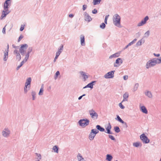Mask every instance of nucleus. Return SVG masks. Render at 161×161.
Returning <instances> with one entry per match:
<instances>
[{
    "instance_id": "nucleus-62",
    "label": "nucleus",
    "mask_w": 161,
    "mask_h": 161,
    "mask_svg": "<svg viewBox=\"0 0 161 161\" xmlns=\"http://www.w3.org/2000/svg\"><path fill=\"white\" fill-rule=\"evenodd\" d=\"M97 11H92V13L93 14H96L97 13Z\"/></svg>"
},
{
    "instance_id": "nucleus-11",
    "label": "nucleus",
    "mask_w": 161,
    "mask_h": 161,
    "mask_svg": "<svg viewBox=\"0 0 161 161\" xmlns=\"http://www.w3.org/2000/svg\"><path fill=\"white\" fill-rule=\"evenodd\" d=\"M84 19L85 21L90 22L92 20V18L91 16L86 12L84 13Z\"/></svg>"
},
{
    "instance_id": "nucleus-34",
    "label": "nucleus",
    "mask_w": 161,
    "mask_h": 161,
    "mask_svg": "<svg viewBox=\"0 0 161 161\" xmlns=\"http://www.w3.org/2000/svg\"><path fill=\"white\" fill-rule=\"evenodd\" d=\"M93 85L94 84H92V83H90L87 85L86 86H85L84 87H83V88L84 89L87 87H89L91 88H93Z\"/></svg>"
},
{
    "instance_id": "nucleus-7",
    "label": "nucleus",
    "mask_w": 161,
    "mask_h": 161,
    "mask_svg": "<svg viewBox=\"0 0 161 161\" xmlns=\"http://www.w3.org/2000/svg\"><path fill=\"white\" fill-rule=\"evenodd\" d=\"M140 139L144 143H148L150 142V140L144 134H142L140 136Z\"/></svg>"
},
{
    "instance_id": "nucleus-14",
    "label": "nucleus",
    "mask_w": 161,
    "mask_h": 161,
    "mask_svg": "<svg viewBox=\"0 0 161 161\" xmlns=\"http://www.w3.org/2000/svg\"><path fill=\"white\" fill-rule=\"evenodd\" d=\"M121 52H119L115 53L114 54L110 55L109 57V59H112L113 58H116L119 57L120 54Z\"/></svg>"
},
{
    "instance_id": "nucleus-18",
    "label": "nucleus",
    "mask_w": 161,
    "mask_h": 161,
    "mask_svg": "<svg viewBox=\"0 0 161 161\" xmlns=\"http://www.w3.org/2000/svg\"><path fill=\"white\" fill-rule=\"evenodd\" d=\"M80 74L83 77L84 81H85L86 79L88 78V76L87 75V74L84 71H80Z\"/></svg>"
},
{
    "instance_id": "nucleus-3",
    "label": "nucleus",
    "mask_w": 161,
    "mask_h": 161,
    "mask_svg": "<svg viewBox=\"0 0 161 161\" xmlns=\"http://www.w3.org/2000/svg\"><path fill=\"white\" fill-rule=\"evenodd\" d=\"M11 130L8 128H4L2 131V135L4 138H8L11 134Z\"/></svg>"
},
{
    "instance_id": "nucleus-56",
    "label": "nucleus",
    "mask_w": 161,
    "mask_h": 161,
    "mask_svg": "<svg viewBox=\"0 0 161 161\" xmlns=\"http://www.w3.org/2000/svg\"><path fill=\"white\" fill-rule=\"evenodd\" d=\"M87 6L86 5H84L83 6V10H85L87 8Z\"/></svg>"
},
{
    "instance_id": "nucleus-58",
    "label": "nucleus",
    "mask_w": 161,
    "mask_h": 161,
    "mask_svg": "<svg viewBox=\"0 0 161 161\" xmlns=\"http://www.w3.org/2000/svg\"><path fill=\"white\" fill-rule=\"evenodd\" d=\"M14 54H17L19 53H20L17 50H15L14 51Z\"/></svg>"
},
{
    "instance_id": "nucleus-36",
    "label": "nucleus",
    "mask_w": 161,
    "mask_h": 161,
    "mask_svg": "<svg viewBox=\"0 0 161 161\" xmlns=\"http://www.w3.org/2000/svg\"><path fill=\"white\" fill-rule=\"evenodd\" d=\"M114 130L115 131L116 133H119L120 131L119 128L118 126H115L114 127Z\"/></svg>"
},
{
    "instance_id": "nucleus-48",
    "label": "nucleus",
    "mask_w": 161,
    "mask_h": 161,
    "mask_svg": "<svg viewBox=\"0 0 161 161\" xmlns=\"http://www.w3.org/2000/svg\"><path fill=\"white\" fill-rule=\"evenodd\" d=\"M25 25H21L20 29V31H22L24 29Z\"/></svg>"
},
{
    "instance_id": "nucleus-16",
    "label": "nucleus",
    "mask_w": 161,
    "mask_h": 161,
    "mask_svg": "<svg viewBox=\"0 0 161 161\" xmlns=\"http://www.w3.org/2000/svg\"><path fill=\"white\" fill-rule=\"evenodd\" d=\"M8 51H6V50L4 52L3 60L4 61H6L8 59Z\"/></svg>"
},
{
    "instance_id": "nucleus-12",
    "label": "nucleus",
    "mask_w": 161,
    "mask_h": 161,
    "mask_svg": "<svg viewBox=\"0 0 161 161\" xmlns=\"http://www.w3.org/2000/svg\"><path fill=\"white\" fill-rule=\"evenodd\" d=\"M31 77L28 78L26 80V82L25 84V86L28 87V88L29 89L30 88L31 86Z\"/></svg>"
},
{
    "instance_id": "nucleus-43",
    "label": "nucleus",
    "mask_w": 161,
    "mask_h": 161,
    "mask_svg": "<svg viewBox=\"0 0 161 161\" xmlns=\"http://www.w3.org/2000/svg\"><path fill=\"white\" fill-rule=\"evenodd\" d=\"M108 137L110 138L111 140L113 141H115V139L114 136L112 135H109Z\"/></svg>"
},
{
    "instance_id": "nucleus-9",
    "label": "nucleus",
    "mask_w": 161,
    "mask_h": 161,
    "mask_svg": "<svg viewBox=\"0 0 161 161\" xmlns=\"http://www.w3.org/2000/svg\"><path fill=\"white\" fill-rule=\"evenodd\" d=\"M123 63V60L120 58H118L114 64V67L119 66Z\"/></svg>"
},
{
    "instance_id": "nucleus-44",
    "label": "nucleus",
    "mask_w": 161,
    "mask_h": 161,
    "mask_svg": "<svg viewBox=\"0 0 161 161\" xmlns=\"http://www.w3.org/2000/svg\"><path fill=\"white\" fill-rule=\"evenodd\" d=\"M89 113L90 114H94V113H96L95 110L93 109H92L89 111Z\"/></svg>"
},
{
    "instance_id": "nucleus-13",
    "label": "nucleus",
    "mask_w": 161,
    "mask_h": 161,
    "mask_svg": "<svg viewBox=\"0 0 161 161\" xmlns=\"http://www.w3.org/2000/svg\"><path fill=\"white\" fill-rule=\"evenodd\" d=\"M111 128V125L110 124V123H109L108 125L107 126L106 128V130L107 131H105V132L108 134H113V133L110 130Z\"/></svg>"
},
{
    "instance_id": "nucleus-38",
    "label": "nucleus",
    "mask_w": 161,
    "mask_h": 161,
    "mask_svg": "<svg viewBox=\"0 0 161 161\" xmlns=\"http://www.w3.org/2000/svg\"><path fill=\"white\" fill-rule=\"evenodd\" d=\"M144 24H145L144 23L142 20V21L141 22L139 23L138 24L137 26H140L143 25Z\"/></svg>"
},
{
    "instance_id": "nucleus-47",
    "label": "nucleus",
    "mask_w": 161,
    "mask_h": 161,
    "mask_svg": "<svg viewBox=\"0 0 161 161\" xmlns=\"http://www.w3.org/2000/svg\"><path fill=\"white\" fill-rule=\"evenodd\" d=\"M122 103L121 102V103H119V105L120 108L123 109L125 108V107L122 104Z\"/></svg>"
},
{
    "instance_id": "nucleus-64",
    "label": "nucleus",
    "mask_w": 161,
    "mask_h": 161,
    "mask_svg": "<svg viewBox=\"0 0 161 161\" xmlns=\"http://www.w3.org/2000/svg\"><path fill=\"white\" fill-rule=\"evenodd\" d=\"M60 54L57 52L56 54V56L58 57Z\"/></svg>"
},
{
    "instance_id": "nucleus-33",
    "label": "nucleus",
    "mask_w": 161,
    "mask_h": 161,
    "mask_svg": "<svg viewBox=\"0 0 161 161\" xmlns=\"http://www.w3.org/2000/svg\"><path fill=\"white\" fill-rule=\"evenodd\" d=\"M20 53H19L15 54L16 55V58L18 61H19L21 59V55L20 54Z\"/></svg>"
},
{
    "instance_id": "nucleus-21",
    "label": "nucleus",
    "mask_w": 161,
    "mask_h": 161,
    "mask_svg": "<svg viewBox=\"0 0 161 161\" xmlns=\"http://www.w3.org/2000/svg\"><path fill=\"white\" fill-rule=\"evenodd\" d=\"M81 44L82 46H85V42L84 36L83 35H81L80 36Z\"/></svg>"
},
{
    "instance_id": "nucleus-5",
    "label": "nucleus",
    "mask_w": 161,
    "mask_h": 161,
    "mask_svg": "<svg viewBox=\"0 0 161 161\" xmlns=\"http://www.w3.org/2000/svg\"><path fill=\"white\" fill-rule=\"evenodd\" d=\"M98 132L99 131L96 129H92L89 136V139L91 141L93 140L96 135Z\"/></svg>"
},
{
    "instance_id": "nucleus-42",
    "label": "nucleus",
    "mask_w": 161,
    "mask_h": 161,
    "mask_svg": "<svg viewBox=\"0 0 161 161\" xmlns=\"http://www.w3.org/2000/svg\"><path fill=\"white\" fill-rule=\"evenodd\" d=\"M149 35V31H147L144 34V37H147Z\"/></svg>"
},
{
    "instance_id": "nucleus-25",
    "label": "nucleus",
    "mask_w": 161,
    "mask_h": 161,
    "mask_svg": "<svg viewBox=\"0 0 161 161\" xmlns=\"http://www.w3.org/2000/svg\"><path fill=\"white\" fill-rule=\"evenodd\" d=\"M133 145L135 147H141L142 146V144L140 142H137L133 143Z\"/></svg>"
},
{
    "instance_id": "nucleus-2",
    "label": "nucleus",
    "mask_w": 161,
    "mask_h": 161,
    "mask_svg": "<svg viewBox=\"0 0 161 161\" xmlns=\"http://www.w3.org/2000/svg\"><path fill=\"white\" fill-rule=\"evenodd\" d=\"M158 62L156 61V58H153L148 61L146 65V69H148L152 67H153L157 64Z\"/></svg>"
},
{
    "instance_id": "nucleus-52",
    "label": "nucleus",
    "mask_w": 161,
    "mask_h": 161,
    "mask_svg": "<svg viewBox=\"0 0 161 161\" xmlns=\"http://www.w3.org/2000/svg\"><path fill=\"white\" fill-rule=\"evenodd\" d=\"M27 61L25 59H24L23 61H22L20 63V64L22 66L23 64L25 63Z\"/></svg>"
},
{
    "instance_id": "nucleus-46",
    "label": "nucleus",
    "mask_w": 161,
    "mask_h": 161,
    "mask_svg": "<svg viewBox=\"0 0 161 161\" xmlns=\"http://www.w3.org/2000/svg\"><path fill=\"white\" fill-rule=\"evenodd\" d=\"M156 61L158 62V64L161 63V57H160L159 58H156Z\"/></svg>"
},
{
    "instance_id": "nucleus-49",
    "label": "nucleus",
    "mask_w": 161,
    "mask_h": 161,
    "mask_svg": "<svg viewBox=\"0 0 161 161\" xmlns=\"http://www.w3.org/2000/svg\"><path fill=\"white\" fill-rule=\"evenodd\" d=\"M119 122L122 124H125V125L126 127H127V123L126 122L124 121L122 119H121Z\"/></svg>"
},
{
    "instance_id": "nucleus-1",
    "label": "nucleus",
    "mask_w": 161,
    "mask_h": 161,
    "mask_svg": "<svg viewBox=\"0 0 161 161\" xmlns=\"http://www.w3.org/2000/svg\"><path fill=\"white\" fill-rule=\"evenodd\" d=\"M113 19L114 25L118 27H120L121 18L120 16L118 14H115L113 16Z\"/></svg>"
},
{
    "instance_id": "nucleus-39",
    "label": "nucleus",
    "mask_w": 161,
    "mask_h": 161,
    "mask_svg": "<svg viewBox=\"0 0 161 161\" xmlns=\"http://www.w3.org/2000/svg\"><path fill=\"white\" fill-rule=\"evenodd\" d=\"M36 155L37 157L38 160H41L42 159V157H41V155L40 154H39V153H36Z\"/></svg>"
},
{
    "instance_id": "nucleus-6",
    "label": "nucleus",
    "mask_w": 161,
    "mask_h": 161,
    "mask_svg": "<svg viewBox=\"0 0 161 161\" xmlns=\"http://www.w3.org/2000/svg\"><path fill=\"white\" fill-rule=\"evenodd\" d=\"M89 120L87 119H81L78 121L80 125L83 127H85L89 125Z\"/></svg>"
},
{
    "instance_id": "nucleus-53",
    "label": "nucleus",
    "mask_w": 161,
    "mask_h": 161,
    "mask_svg": "<svg viewBox=\"0 0 161 161\" xmlns=\"http://www.w3.org/2000/svg\"><path fill=\"white\" fill-rule=\"evenodd\" d=\"M116 119L118 120L119 122L121 120V119H122L118 115L117 116V119Z\"/></svg>"
},
{
    "instance_id": "nucleus-32",
    "label": "nucleus",
    "mask_w": 161,
    "mask_h": 161,
    "mask_svg": "<svg viewBox=\"0 0 161 161\" xmlns=\"http://www.w3.org/2000/svg\"><path fill=\"white\" fill-rule=\"evenodd\" d=\"M139 86V85L138 83H136L134 86L133 91L134 92L136 91L138 89Z\"/></svg>"
},
{
    "instance_id": "nucleus-24",
    "label": "nucleus",
    "mask_w": 161,
    "mask_h": 161,
    "mask_svg": "<svg viewBox=\"0 0 161 161\" xmlns=\"http://www.w3.org/2000/svg\"><path fill=\"white\" fill-rule=\"evenodd\" d=\"M92 118L94 119H97L98 118V114H97L96 113H94V114H90Z\"/></svg>"
},
{
    "instance_id": "nucleus-28",
    "label": "nucleus",
    "mask_w": 161,
    "mask_h": 161,
    "mask_svg": "<svg viewBox=\"0 0 161 161\" xmlns=\"http://www.w3.org/2000/svg\"><path fill=\"white\" fill-rule=\"evenodd\" d=\"M96 128L98 130L101 132H103L105 130L104 129V128L102 127L99 125H97L96 126Z\"/></svg>"
},
{
    "instance_id": "nucleus-19",
    "label": "nucleus",
    "mask_w": 161,
    "mask_h": 161,
    "mask_svg": "<svg viewBox=\"0 0 161 161\" xmlns=\"http://www.w3.org/2000/svg\"><path fill=\"white\" fill-rule=\"evenodd\" d=\"M146 96H147L148 98H151L153 97L152 94L151 92L149 91H146L144 92Z\"/></svg>"
},
{
    "instance_id": "nucleus-10",
    "label": "nucleus",
    "mask_w": 161,
    "mask_h": 161,
    "mask_svg": "<svg viewBox=\"0 0 161 161\" xmlns=\"http://www.w3.org/2000/svg\"><path fill=\"white\" fill-rule=\"evenodd\" d=\"M32 50V47H29L28 50L26 54L25 55V57L24 59L26 60V61H27L28 59L29 56H30V53L31 52Z\"/></svg>"
},
{
    "instance_id": "nucleus-4",
    "label": "nucleus",
    "mask_w": 161,
    "mask_h": 161,
    "mask_svg": "<svg viewBox=\"0 0 161 161\" xmlns=\"http://www.w3.org/2000/svg\"><path fill=\"white\" fill-rule=\"evenodd\" d=\"M28 47V45L26 44H22L19 49V52L22 55H24L26 53V49Z\"/></svg>"
},
{
    "instance_id": "nucleus-35",
    "label": "nucleus",
    "mask_w": 161,
    "mask_h": 161,
    "mask_svg": "<svg viewBox=\"0 0 161 161\" xmlns=\"http://www.w3.org/2000/svg\"><path fill=\"white\" fill-rule=\"evenodd\" d=\"M32 97V100H34L36 99V92L35 91H32L31 93Z\"/></svg>"
},
{
    "instance_id": "nucleus-61",
    "label": "nucleus",
    "mask_w": 161,
    "mask_h": 161,
    "mask_svg": "<svg viewBox=\"0 0 161 161\" xmlns=\"http://www.w3.org/2000/svg\"><path fill=\"white\" fill-rule=\"evenodd\" d=\"M58 58V57H57V56H55V58H54V60H53V62H56V59Z\"/></svg>"
},
{
    "instance_id": "nucleus-31",
    "label": "nucleus",
    "mask_w": 161,
    "mask_h": 161,
    "mask_svg": "<svg viewBox=\"0 0 161 161\" xmlns=\"http://www.w3.org/2000/svg\"><path fill=\"white\" fill-rule=\"evenodd\" d=\"M53 150L54 151V152L57 153H58V147L57 146H54L53 148Z\"/></svg>"
},
{
    "instance_id": "nucleus-26",
    "label": "nucleus",
    "mask_w": 161,
    "mask_h": 161,
    "mask_svg": "<svg viewBox=\"0 0 161 161\" xmlns=\"http://www.w3.org/2000/svg\"><path fill=\"white\" fill-rule=\"evenodd\" d=\"M64 48V46L63 44H61L60 47L58 48V50L57 52L58 53L60 54L62 52Z\"/></svg>"
},
{
    "instance_id": "nucleus-63",
    "label": "nucleus",
    "mask_w": 161,
    "mask_h": 161,
    "mask_svg": "<svg viewBox=\"0 0 161 161\" xmlns=\"http://www.w3.org/2000/svg\"><path fill=\"white\" fill-rule=\"evenodd\" d=\"M74 16V15L73 14H70L69 15V17L70 18H72Z\"/></svg>"
},
{
    "instance_id": "nucleus-17",
    "label": "nucleus",
    "mask_w": 161,
    "mask_h": 161,
    "mask_svg": "<svg viewBox=\"0 0 161 161\" xmlns=\"http://www.w3.org/2000/svg\"><path fill=\"white\" fill-rule=\"evenodd\" d=\"M10 0H6L4 5V8L5 9H8V6L10 4Z\"/></svg>"
},
{
    "instance_id": "nucleus-23",
    "label": "nucleus",
    "mask_w": 161,
    "mask_h": 161,
    "mask_svg": "<svg viewBox=\"0 0 161 161\" xmlns=\"http://www.w3.org/2000/svg\"><path fill=\"white\" fill-rule=\"evenodd\" d=\"M128 97L129 94L127 93L126 92L123 95V100L122 101V102H123L124 101H127Z\"/></svg>"
},
{
    "instance_id": "nucleus-20",
    "label": "nucleus",
    "mask_w": 161,
    "mask_h": 161,
    "mask_svg": "<svg viewBox=\"0 0 161 161\" xmlns=\"http://www.w3.org/2000/svg\"><path fill=\"white\" fill-rule=\"evenodd\" d=\"M140 110L144 113L147 114L148 113L147 110L144 106L140 107Z\"/></svg>"
},
{
    "instance_id": "nucleus-27",
    "label": "nucleus",
    "mask_w": 161,
    "mask_h": 161,
    "mask_svg": "<svg viewBox=\"0 0 161 161\" xmlns=\"http://www.w3.org/2000/svg\"><path fill=\"white\" fill-rule=\"evenodd\" d=\"M44 85L43 84H42L41 88H40V91L38 93L39 95H42L43 94V92L44 91L43 90Z\"/></svg>"
},
{
    "instance_id": "nucleus-51",
    "label": "nucleus",
    "mask_w": 161,
    "mask_h": 161,
    "mask_svg": "<svg viewBox=\"0 0 161 161\" xmlns=\"http://www.w3.org/2000/svg\"><path fill=\"white\" fill-rule=\"evenodd\" d=\"M28 88V87L25 86L24 87V92L25 93H27L28 92V90L27 88Z\"/></svg>"
},
{
    "instance_id": "nucleus-60",
    "label": "nucleus",
    "mask_w": 161,
    "mask_h": 161,
    "mask_svg": "<svg viewBox=\"0 0 161 161\" xmlns=\"http://www.w3.org/2000/svg\"><path fill=\"white\" fill-rule=\"evenodd\" d=\"M21 66H22L20 64V65L17 67L16 69L18 70Z\"/></svg>"
},
{
    "instance_id": "nucleus-41",
    "label": "nucleus",
    "mask_w": 161,
    "mask_h": 161,
    "mask_svg": "<svg viewBox=\"0 0 161 161\" xmlns=\"http://www.w3.org/2000/svg\"><path fill=\"white\" fill-rule=\"evenodd\" d=\"M106 25L104 23H103L101 24L100 25V28L104 29Z\"/></svg>"
},
{
    "instance_id": "nucleus-40",
    "label": "nucleus",
    "mask_w": 161,
    "mask_h": 161,
    "mask_svg": "<svg viewBox=\"0 0 161 161\" xmlns=\"http://www.w3.org/2000/svg\"><path fill=\"white\" fill-rule=\"evenodd\" d=\"M60 75L59 72L58 71H57V72L55 73V75L54 79L55 80H56L57 78V77L58 75Z\"/></svg>"
},
{
    "instance_id": "nucleus-30",
    "label": "nucleus",
    "mask_w": 161,
    "mask_h": 161,
    "mask_svg": "<svg viewBox=\"0 0 161 161\" xmlns=\"http://www.w3.org/2000/svg\"><path fill=\"white\" fill-rule=\"evenodd\" d=\"M113 158L112 156L110 154H107L106 160L108 161H111Z\"/></svg>"
},
{
    "instance_id": "nucleus-29",
    "label": "nucleus",
    "mask_w": 161,
    "mask_h": 161,
    "mask_svg": "<svg viewBox=\"0 0 161 161\" xmlns=\"http://www.w3.org/2000/svg\"><path fill=\"white\" fill-rule=\"evenodd\" d=\"M143 42V43L144 42V41L142 39L138 41L137 43H136V46H141L142 44V42Z\"/></svg>"
},
{
    "instance_id": "nucleus-54",
    "label": "nucleus",
    "mask_w": 161,
    "mask_h": 161,
    "mask_svg": "<svg viewBox=\"0 0 161 161\" xmlns=\"http://www.w3.org/2000/svg\"><path fill=\"white\" fill-rule=\"evenodd\" d=\"M136 40H137V39L135 38V39H134L132 42H131V44H132V45L134 44L135 43V42L136 41Z\"/></svg>"
},
{
    "instance_id": "nucleus-22",
    "label": "nucleus",
    "mask_w": 161,
    "mask_h": 161,
    "mask_svg": "<svg viewBox=\"0 0 161 161\" xmlns=\"http://www.w3.org/2000/svg\"><path fill=\"white\" fill-rule=\"evenodd\" d=\"M77 157L78 161H85L84 158L80 153H78Z\"/></svg>"
},
{
    "instance_id": "nucleus-55",
    "label": "nucleus",
    "mask_w": 161,
    "mask_h": 161,
    "mask_svg": "<svg viewBox=\"0 0 161 161\" xmlns=\"http://www.w3.org/2000/svg\"><path fill=\"white\" fill-rule=\"evenodd\" d=\"M128 78V76L127 75H125L123 76V79L125 80H126Z\"/></svg>"
},
{
    "instance_id": "nucleus-15",
    "label": "nucleus",
    "mask_w": 161,
    "mask_h": 161,
    "mask_svg": "<svg viewBox=\"0 0 161 161\" xmlns=\"http://www.w3.org/2000/svg\"><path fill=\"white\" fill-rule=\"evenodd\" d=\"M9 11H3L2 13V15L1 17V19H3L4 18H5L7 15L10 13Z\"/></svg>"
},
{
    "instance_id": "nucleus-45",
    "label": "nucleus",
    "mask_w": 161,
    "mask_h": 161,
    "mask_svg": "<svg viewBox=\"0 0 161 161\" xmlns=\"http://www.w3.org/2000/svg\"><path fill=\"white\" fill-rule=\"evenodd\" d=\"M109 16V15H108L105 16V20H104V22L106 24H107V19H108Z\"/></svg>"
},
{
    "instance_id": "nucleus-37",
    "label": "nucleus",
    "mask_w": 161,
    "mask_h": 161,
    "mask_svg": "<svg viewBox=\"0 0 161 161\" xmlns=\"http://www.w3.org/2000/svg\"><path fill=\"white\" fill-rule=\"evenodd\" d=\"M149 19V18L148 16H146L144 18L142 19V20L144 23L145 24L147 21Z\"/></svg>"
},
{
    "instance_id": "nucleus-50",
    "label": "nucleus",
    "mask_w": 161,
    "mask_h": 161,
    "mask_svg": "<svg viewBox=\"0 0 161 161\" xmlns=\"http://www.w3.org/2000/svg\"><path fill=\"white\" fill-rule=\"evenodd\" d=\"M23 37V36L21 35L19 37L18 40V42H19L21 40V39H22Z\"/></svg>"
},
{
    "instance_id": "nucleus-57",
    "label": "nucleus",
    "mask_w": 161,
    "mask_h": 161,
    "mask_svg": "<svg viewBox=\"0 0 161 161\" xmlns=\"http://www.w3.org/2000/svg\"><path fill=\"white\" fill-rule=\"evenodd\" d=\"M6 25L3 28V29L2 32L3 34H5V27Z\"/></svg>"
},
{
    "instance_id": "nucleus-8",
    "label": "nucleus",
    "mask_w": 161,
    "mask_h": 161,
    "mask_svg": "<svg viewBox=\"0 0 161 161\" xmlns=\"http://www.w3.org/2000/svg\"><path fill=\"white\" fill-rule=\"evenodd\" d=\"M114 70L108 72L104 75V78L106 79H110L113 78L114 77Z\"/></svg>"
},
{
    "instance_id": "nucleus-59",
    "label": "nucleus",
    "mask_w": 161,
    "mask_h": 161,
    "mask_svg": "<svg viewBox=\"0 0 161 161\" xmlns=\"http://www.w3.org/2000/svg\"><path fill=\"white\" fill-rule=\"evenodd\" d=\"M153 55L156 57H159L160 56V54H155L154 53Z\"/></svg>"
}]
</instances>
